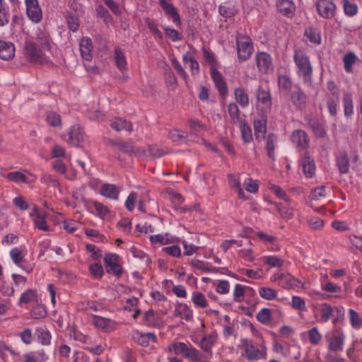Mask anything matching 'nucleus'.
<instances>
[{"mask_svg":"<svg viewBox=\"0 0 362 362\" xmlns=\"http://www.w3.org/2000/svg\"><path fill=\"white\" fill-rule=\"evenodd\" d=\"M278 86L280 90L290 91L292 88L291 78L287 74H279Z\"/></svg>","mask_w":362,"mask_h":362,"instance_id":"c9c22d12","label":"nucleus"},{"mask_svg":"<svg viewBox=\"0 0 362 362\" xmlns=\"http://www.w3.org/2000/svg\"><path fill=\"white\" fill-rule=\"evenodd\" d=\"M46 121L49 126L53 127H57L62 125L61 116L55 112H48L46 116Z\"/></svg>","mask_w":362,"mask_h":362,"instance_id":"58836bf2","label":"nucleus"},{"mask_svg":"<svg viewBox=\"0 0 362 362\" xmlns=\"http://www.w3.org/2000/svg\"><path fill=\"white\" fill-rule=\"evenodd\" d=\"M84 42H85V44L81 45V56L84 59L89 61L91 59V57H92V56L90 54L91 48H92V42H91V40L89 38L86 39Z\"/></svg>","mask_w":362,"mask_h":362,"instance_id":"c03bdc74","label":"nucleus"},{"mask_svg":"<svg viewBox=\"0 0 362 362\" xmlns=\"http://www.w3.org/2000/svg\"><path fill=\"white\" fill-rule=\"evenodd\" d=\"M259 295L262 298L267 300L275 299L277 296L276 291L269 287H262L259 289Z\"/></svg>","mask_w":362,"mask_h":362,"instance_id":"bf43d9fd","label":"nucleus"},{"mask_svg":"<svg viewBox=\"0 0 362 362\" xmlns=\"http://www.w3.org/2000/svg\"><path fill=\"white\" fill-rule=\"evenodd\" d=\"M308 337L310 342L314 345L317 344L322 339V336L317 327H313L309 330Z\"/></svg>","mask_w":362,"mask_h":362,"instance_id":"338daca9","label":"nucleus"},{"mask_svg":"<svg viewBox=\"0 0 362 362\" xmlns=\"http://www.w3.org/2000/svg\"><path fill=\"white\" fill-rule=\"evenodd\" d=\"M211 76L213 81L215 83L216 88L218 90L219 94L225 98L228 94V86L221 74V73L216 68L211 67L210 69Z\"/></svg>","mask_w":362,"mask_h":362,"instance_id":"f8f14e48","label":"nucleus"},{"mask_svg":"<svg viewBox=\"0 0 362 362\" xmlns=\"http://www.w3.org/2000/svg\"><path fill=\"white\" fill-rule=\"evenodd\" d=\"M357 60L356 55L350 52L343 57V62L344 64V69L347 73H351L352 71V66L356 63Z\"/></svg>","mask_w":362,"mask_h":362,"instance_id":"4c0bfd02","label":"nucleus"},{"mask_svg":"<svg viewBox=\"0 0 362 362\" xmlns=\"http://www.w3.org/2000/svg\"><path fill=\"white\" fill-rule=\"evenodd\" d=\"M275 315L281 317L283 314L280 311L264 308L257 313L256 318L260 323L263 325H269L272 323Z\"/></svg>","mask_w":362,"mask_h":362,"instance_id":"2eb2a0df","label":"nucleus"},{"mask_svg":"<svg viewBox=\"0 0 362 362\" xmlns=\"http://www.w3.org/2000/svg\"><path fill=\"white\" fill-rule=\"evenodd\" d=\"M168 349L170 351H173L176 355H181L190 361H192L193 359H197L196 356L199 352V350L191 344H187L180 341L171 344Z\"/></svg>","mask_w":362,"mask_h":362,"instance_id":"7ed1b4c3","label":"nucleus"},{"mask_svg":"<svg viewBox=\"0 0 362 362\" xmlns=\"http://www.w3.org/2000/svg\"><path fill=\"white\" fill-rule=\"evenodd\" d=\"M47 315L46 308L40 304L33 306L31 310V316L33 319H41L45 317Z\"/></svg>","mask_w":362,"mask_h":362,"instance_id":"09e8293b","label":"nucleus"},{"mask_svg":"<svg viewBox=\"0 0 362 362\" xmlns=\"http://www.w3.org/2000/svg\"><path fill=\"white\" fill-rule=\"evenodd\" d=\"M296 88L291 94V100L296 107L302 109L305 107L307 96L300 86Z\"/></svg>","mask_w":362,"mask_h":362,"instance_id":"aec40b11","label":"nucleus"},{"mask_svg":"<svg viewBox=\"0 0 362 362\" xmlns=\"http://www.w3.org/2000/svg\"><path fill=\"white\" fill-rule=\"evenodd\" d=\"M273 281H278L284 288H291L299 287L300 281L289 273H277L272 276Z\"/></svg>","mask_w":362,"mask_h":362,"instance_id":"6e6552de","label":"nucleus"},{"mask_svg":"<svg viewBox=\"0 0 362 362\" xmlns=\"http://www.w3.org/2000/svg\"><path fill=\"white\" fill-rule=\"evenodd\" d=\"M277 142V136L274 133H270L267 137L266 149L268 157L272 160H275L274 150Z\"/></svg>","mask_w":362,"mask_h":362,"instance_id":"c756f323","label":"nucleus"},{"mask_svg":"<svg viewBox=\"0 0 362 362\" xmlns=\"http://www.w3.org/2000/svg\"><path fill=\"white\" fill-rule=\"evenodd\" d=\"M36 334L38 341L41 344L44 345H47L49 344L51 339V334L49 331L45 330L42 328H37L36 329Z\"/></svg>","mask_w":362,"mask_h":362,"instance_id":"8fccbe9b","label":"nucleus"},{"mask_svg":"<svg viewBox=\"0 0 362 362\" xmlns=\"http://www.w3.org/2000/svg\"><path fill=\"white\" fill-rule=\"evenodd\" d=\"M114 59L116 66L122 71L127 69V60L124 52L119 47H116L114 50Z\"/></svg>","mask_w":362,"mask_h":362,"instance_id":"b1692460","label":"nucleus"},{"mask_svg":"<svg viewBox=\"0 0 362 362\" xmlns=\"http://www.w3.org/2000/svg\"><path fill=\"white\" fill-rule=\"evenodd\" d=\"M25 172L28 173L29 175L32 177H34L33 180H30L29 178L23 173L21 171H13L8 173L6 177L11 182H16V183H25V184H30L34 182L35 180L36 179V177L34 176L32 173L30 172L25 170Z\"/></svg>","mask_w":362,"mask_h":362,"instance_id":"6ab92c4d","label":"nucleus"},{"mask_svg":"<svg viewBox=\"0 0 362 362\" xmlns=\"http://www.w3.org/2000/svg\"><path fill=\"white\" fill-rule=\"evenodd\" d=\"M92 204L97 211L98 216H100V218H105L107 215L110 214V211L108 207L105 206L102 203L98 201H93Z\"/></svg>","mask_w":362,"mask_h":362,"instance_id":"864d4df0","label":"nucleus"},{"mask_svg":"<svg viewBox=\"0 0 362 362\" xmlns=\"http://www.w3.org/2000/svg\"><path fill=\"white\" fill-rule=\"evenodd\" d=\"M214 341L212 339V337L210 335H205L200 341V347L205 351H211Z\"/></svg>","mask_w":362,"mask_h":362,"instance_id":"69168bd1","label":"nucleus"},{"mask_svg":"<svg viewBox=\"0 0 362 362\" xmlns=\"http://www.w3.org/2000/svg\"><path fill=\"white\" fill-rule=\"evenodd\" d=\"M276 6L277 11L285 16L291 18L295 14L296 6L291 0H278Z\"/></svg>","mask_w":362,"mask_h":362,"instance_id":"a211bd4d","label":"nucleus"},{"mask_svg":"<svg viewBox=\"0 0 362 362\" xmlns=\"http://www.w3.org/2000/svg\"><path fill=\"white\" fill-rule=\"evenodd\" d=\"M28 17L34 23H39L42 18V13L39 4L26 7Z\"/></svg>","mask_w":362,"mask_h":362,"instance_id":"72a5a7b5","label":"nucleus"},{"mask_svg":"<svg viewBox=\"0 0 362 362\" xmlns=\"http://www.w3.org/2000/svg\"><path fill=\"white\" fill-rule=\"evenodd\" d=\"M120 257L115 253H106L104 257V264L106 272L120 277L123 274V268L119 264Z\"/></svg>","mask_w":362,"mask_h":362,"instance_id":"20e7f679","label":"nucleus"},{"mask_svg":"<svg viewBox=\"0 0 362 362\" xmlns=\"http://www.w3.org/2000/svg\"><path fill=\"white\" fill-rule=\"evenodd\" d=\"M242 343L245 348V351L248 360L254 361L264 358L266 356L267 353L265 348H264V350L261 351L256 348L247 339L242 340Z\"/></svg>","mask_w":362,"mask_h":362,"instance_id":"9b49d317","label":"nucleus"},{"mask_svg":"<svg viewBox=\"0 0 362 362\" xmlns=\"http://www.w3.org/2000/svg\"><path fill=\"white\" fill-rule=\"evenodd\" d=\"M97 14L103 19L106 24L112 22V18L109 11L103 6H98L96 8Z\"/></svg>","mask_w":362,"mask_h":362,"instance_id":"680f3d73","label":"nucleus"},{"mask_svg":"<svg viewBox=\"0 0 362 362\" xmlns=\"http://www.w3.org/2000/svg\"><path fill=\"white\" fill-rule=\"evenodd\" d=\"M93 324L97 327H100L107 332H110L113 329V321L109 318L94 315Z\"/></svg>","mask_w":362,"mask_h":362,"instance_id":"393cba45","label":"nucleus"},{"mask_svg":"<svg viewBox=\"0 0 362 362\" xmlns=\"http://www.w3.org/2000/svg\"><path fill=\"white\" fill-rule=\"evenodd\" d=\"M294 62L298 67V74L303 77L305 83L312 82L313 68L309 57L303 52L295 50L293 56Z\"/></svg>","mask_w":362,"mask_h":362,"instance_id":"f257e3e1","label":"nucleus"},{"mask_svg":"<svg viewBox=\"0 0 362 362\" xmlns=\"http://www.w3.org/2000/svg\"><path fill=\"white\" fill-rule=\"evenodd\" d=\"M66 19L69 28L73 32H76L79 28L78 18L75 15L68 13L66 16Z\"/></svg>","mask_w":362,"mask_h":362,"instance_id":"5fc2aeb1","label":"nucleus"},{"mask_svg":"<svg viewBox=\"0 0 362 362\" xmlns=\"http://www.w3.org/2000/svg\"><path fill=\"white\" fill-rule=\"evenodd\" d=\"M342 102L344 115L346 117H351L354 113V103L351 93L349 92L345 93L343 95Z\"/></svg>","mask_w":362,"mask_h":362,"instance_id":"2f4dec72","label":"nucleus"},{"mask_svg":"<svg viewBox=\"0 0 362 362\" xmlns=\"http://www.w3.org/2000/svg\"><path fill=\"white\" fill-rule=\"evenodd\" d=\"M234 95L236 102L242 107H245L249 105V97L244 88H235Z\"/></svg>","mask_w":362,"mask_h":362,"instance_id":"a878e982","label":"nucleus"},{"mask_svg":"<svg viewBox=\"0 0 362 362\" xmlns=\"http://www.w3.org/2000/svg\"><path fill=\"white\" fill-rule=\"evenodd\" d=\"M264 263L272 267H281L284 263V260L274 255H269L263 257Z\"/></svg>","mask_w":362,"mask_h":362,"instance_id":"37998d69","label":"nucleus"},{"mask_svg":"<svg viewBox=\"0 0 362 362\" xmlns=\"http://www.w3.org/2000/svg\"><path fill=\"white\" fill-rule=\"evenodd\" d=\"M235 44L238 61L243 62L250 59L254 50L251 38L248 35L238 34Z\"/></svg>","mask_w":362,"mask_h":362,"instance_id":"f03ea898","label":"nucleus"},{"mask_svg":"<svg viewBox=\"0 0 362 362\" xmlns=\"http://www.w3.org/2000/svg\"><path fill=\"white\" fill-rule=\"evenodd\" d=\"M328 341V349L332 351H339L343 349L344 343V334L339 332L325 335Z\"/></svg>","mask_w":362,"mask_h":362,"instance_id":"1a4fd4ad","label":"nucleus"},{"mask_svg":"<svg viewBox=\"0 0 362 362\" xmlns=\"http://www.w3.org/2000/svg\"><path fill=\"white\" fill-rule=\"evenodd\" d=\"M300 163L302 166L304 175L307 177H313L315 173V163L308 152H304L302 155Z\"/></svg>","mask_w":362,"mask_h":362,"instance_id":"4468645a","label":"nucleus"},{"mask_svg":"<svg viewBox=\"0 0 362 362\" xmlns=\"http://www.w3.org/2000/svg\"><path fill=\"white\" fill-rule=\"evenodd\" d=\"M241 136L245 143H250L252 141L251 127L247 122H243L240 125Z\"/></svg>","mask_w":362,"mask_h":362,"instance_id":"ea45409f","label":"nucleus"},{"mask_svg":"<svg viewBox=\"0 0 362 362\" xmlns=\"http://www.w3.org/2000/svg\"><path fill=\"white\" fill-rule=\"evenodd\" d=\"M327 88L329 92L327 98H339V89L334 81H327Z\"/></svg>","mask_w":362,"mask_h":362,"instance_id":"0e129e2a","label":"nucleus"},{"mask_svg":"<svg viewBox=\"0 0 362 362\" xmlns=\"http://www.w3.org/2000/svg\"><path fill=\"white\" fill-rule=\"evenodd\" d=\"M10 256L13 262L21 268L26 270L28 272H30L32 269H26L23 264L22 262L24 260V256L23 255L22 250L18 247L13 248L10 252Z\"/></svg>","mask_w":362,"mask_h":362,"instance_id":"473e14b6","label":"nucleus"},{"mask_svg":"<svg viewBox=\"0 0 362 362\" xmlns=\"http://www.w3.org/2000/svg\"><path fill=\"white\" fill-rule=\"evenodd\" d=\"M15 54V47L13 43L0 39V59L8 60Z\"/></svg>","mask_w":362,"mask_h":362,"instance_id":"412c9836","label":"nucleus"},{"mask_svg":"<svg viewBox=\"0 0 362 362\" xmlns=\"http://www.w3.org/2000/svg\"><path fill=\"white\" fill-rule=\"evenodd\" d=\"M159 4L166 16L170 18L177 26H180L181 20L177 9L169 0H159Z\"/></svg>","mask_w":362,"mask_h":362,"instance_id":"9d476101","label":"nucleus"},{"mask_svg":"<svg viewBox=\"0 0 362 362\" xmlns=\"http://www.w3.org/2000/svg\"><path fill=\"white\" fill-rule=\"evenodd\" d=\"M150 340H151L153 342H156L157 341V337L153 333H139V335L136 339V342L139 345L146 347L149 345Z\"/></svg>","mask_w":362,"mask_h":362,"instance_id":"e433bc0d","label":"nucleus"},{"mask_svg":"<svg viewBox=\"0 0 362 362\" xmlns=\"http://www.w3.org/2000/svg\"><path fill=\"white\" fill-rule=\"evenodd\" d=\"M146 23L150 31L156 37H158L160 40H162L163 36L162 33L158 28V24L153 20L147 18L146 19Z\"/></svg>","mask_w":362,"mask_h":362,"instance_id":"13d9d810","label":"nucleus"},{"mask_svg":"<svg viewBox=\"0 0 362 362\" xmlns=\"http://www.w3.org/2000/svg\"><path fill=\"white\" fill-rule=\"evenodd\" d=\"M337 166L341 174H346L349 170V159L345 151L340 152L337 160Z\"/></svg>","mask_w":362,"mask_h":362,"instance_id":"cd10ccee","label":"nucleus"},{"mask_svg":"<svg viewBox=\"0 0 362 362\" xmlns=\"http://www.w3.org/2000/svg\"><path fill=\"white\" fill-rule=\"evenodd\" d=\"M85 133L83 129L78 125L72 126L69 133L68 142L80 147L83 145Z\"/></svg>","mask_w":362,"mask_h":362,"instance_id":"ddd939ff","label":"nucleus"},{"mask_svg":"<svg viewBox=\"0 0 362 362\" xmlns=\"http://www.w3.org/2000/svg\"><path fill=\"white\" fill-rule=\"evenodd\" d=\"M267 129V121L265 119L254 121L255 136L257 140L259 141L264 139Z\"/></svg>","mask_w":362,"mask_h":362,"instance_id":"c85d7f7f","label":"nucleus"},{"mask_svg":"<svg viewBox=\"0 0 362 362\" xmlns=\"http://www.w3.org/2000/svg\"><path fill=\"white\" fill-rule=\"evenodd\" d=\"M276 207L283 218L291 219L293 217V209L289 206L288 202L277 203Z\"/></svg>","mask_w":362,"mask_h":362,"instance_id":"f704fd0d","label":"nucleus"},{"mask_svg":"<svg viewBox=\"0 0 362 362\" xmlns=\"http://www.w3.org/2000/svg\"><path fill=\"white\" fill-rule=\"evenodd\" d=\"M255 60L257 68L260 72L268 74L273 71L272 59L267 52H257L255 55Z\"/></svg>","mask_w":362,"mask_h":362,"instance_id":"0eeeda50","label":"nucleus"},{"mask_svg":"<svg viewBox=\"0 0 362 362\" xmlns=\"http://www.w3.org/2000/svg\"><path fill=\"white\" fill-rule=\"evenodd\" d=\"M308 127L313 130L316 138L323 139L327 135L324 124L316 117L306 119Z\"/></svg>","mask_w":362,"mask_h":362,"instance_id":"f3484780","label":"nucleus"},{"mask_svg":"<svg viewBox=\"0 0 362 362\" xmlns=\"http://www.w3.org/2000/svg\"><path fill=\"white\" fill-rule=\"evenodd\" d=\"M191 264L202 271H204L205 272H218V269L216 267H209L208 265L205 264L204 262L196 259L194 261H192Z\"/></svg>","mask_w":362,"mask_h":362,"instance_id":"4d7b16f0","label":"nucleus"},{"mask_svg":"<svg viewBox=\"0 0 362 362\" xmlns=\"http://www.w3.org/2000/svg\"><path fill=\"white\" fill-rule=\"evenodd\" d=\"M91 275L96 279H101L104 275V269L100 263L91 264L89 266Z\"/></svg>","mask_w":362,"mask_h":362,"instance_id":"3c124183","label":"nucleus"},{"mask_svg":"<svg viewBox=\"0 0 362 362\" xmlns=\"http://www.w3.org/2000/svg\"><path fill=\"white\" fill-rule=\"evenodd\" d=\"M37 42L45 50H50L52 48L51 39L49 35L45 31L40 30L37 33L36 36Z\"/></svg>","mask_w":362,"mask_h":362,"instance_id":"7c9ffc66","label":"nucleus"},{"mask_svg":"<svg viewBox=\"0 0 362 362\" xmlns=\"http://www.w3.org/2000/svg\"><path fill=\"white\" fill-rule=\"evenodd\" d=\"M350 323L354 328H359L362 326V318L360 317L358 313L353 309L349 310Z\"/></svg>","mask_w":362,"mask_h":362,"instance_id":"6e6d98bb","label":"nucleus"},{"mask_svg":"<svg viewBox=\"0 0 362 362\" xmlns=\"http://www.w3.org/2000/svg\"><path fill=\"white\" fill-rule=\"evenodd\" d=\"M321 320L323 322H327L331 317L333 313V310L332 306L325 303L322 305L321 307Z\"/></svg>","mask_w":362,"mask_h":362,"instance_id":"e2e57ef3","label":"nucleus"},{"mask_svg":"<svg viewBox=\"0 0 362 362\" xmlns=\"http://www.w3.org/2000/svg\"><path fill=\"white\" fill-rule=\"evenodd\" d=\"M343 8L345 14L349 16H354L358 11L356 4L349 0H343Z\"/></svg>","mask_w":362,"mask_h":362,"instance_id":"603ef678","label":"nucleus"},{"mask_svg":"<svg viewBox=\"0 0 362 362\" xmlns=\"http://www.w3.org/2000/svg\"><path fill=\"white\" fill-rule=\"evenodd\" d=\"M24 51L25 57L31 62L42 63L45 59L44 54L33 42H25Z\"/></svg>","mask_w":362,"mask_h":362,"instance_id":"39448f33","label":"nucleus"},{"mask_svg":"<svg viewBox=\"0 0 362 362\" xmlns=\"http://www.w3.org/2000/svg\"><path fill=\"white\" fill-rule=\"evenodd\" d=\"M192 300L196 306L200 308H206L208 305L204 294L199 291H195L192 293Z\"/></svg>","mask_w":362,"mask_h":362,"instance_id":"49530a36","label":"nucleus"},{"mask_svg":"<svg viewBox=\"0 0 362 362\" xmlns=\"http://www.w3.org/2000/svg\"><path fill=\"white\" fill-rule=\"evenodd\" d=\"M305 35L307 36L311 42L320 44L321 42V37L320 33L317 29L309 27L305 30Z\"/></svg>","mask_w":362,"mask_h":362,"instance_id":"79ce46f5","label":"nucleus"},{"mask_svg":"<svg viewBox=\"0 0 362 362\" xmlns=\"http://www.w3.org/2000/svg\"><path fill=\"white\" fill-rule=\"evenodd\" d=\"M34 222H35V226L38 229L44 230V231H49V228L47 225L45 217L44 216H42L40 214H38L37 215V217L34 220Z\"/></svg>","mask_w":362,"mask_h":362,"instance_id":"774afa93","label":"nucleus"},{"mask_svg":"<svg viewBox=\"0 0 362 362\" xmlns=\"http://www.w3.org/2000/svg\"><path fill=\"white\" fill-rule=\"evenodd\" d=\"M256 96L258 102L264 105L266 109H271L272 102L269 89H264L262 87L259 86L256 93Z\"/></svg>","mask_w":362,"mask_h":362,"instance_id":"4be33fe9","label":"nucleus"},{"mask_svg":"<svg viewBox=\"0 0 362 362\" xmlns=\"http://www.w3.org/2000/svg\"><path fill=\"white\" fill-rule=\"evenodd\" d=\"M144 320L148 326L158 327L159 325L158 318L156 317L155 312L151 309L144 313Z\"/></svg>","mask_w":362,"mask_h":362,"instance_id":"a18cd8bd","label":"nucleus"},{"mask_svg":"<svg viewBox=\"0 0 362 362\" xmlns=\"http://www.w3.org/2000/svg\"><path fill=\"white\" fill-rule=\"evenodd\" d=\"M228 114L231 118V122L234 124H237L240 121V110L238 105L235 103H230L228 105Z\"/></svg>","mask_w":362,"mask_h":362,"instance_id":"a19ab883","label":"nucleus"},{"mask_svg":"<svg viewBox=\"0 0 362 362\" xmlns=\"http://www.w3.org/2000/svg\"><path fill=\"white\" fill-rule=\"evenodd\" d=\"M291 140L297 147L305 149L309 146V137L307 133L302 129L294 130L291 136Z\"/></svg>","mask_w":362,"mask_h":362,"instance_id":"dca6fc26","label":"nucleus"},{"mask_svg":"<svg viewBox=\"0 0 362 362\" xmlns=\"http://www.w3.org/2000/svg\"><path fill=\"white\" fill-rule=\"evenodd\" d=\"M339 98H327V105L329 112L332 116H336L337 113V105Z\"/></svg>","mask_w":362,"mask_h":362,"instance_id":"052dcab7","label":"nucleus"},{"mask_svg":"<svg viewBox=\"0 0 362 362\" xmlns=\"http://www.w3.org/2000/svg\"><path fill=\"white\" fill-rule=\"evenodd\" d=\"M110 127L117 132H120L122 129L127 130L130 132L132 131V124L121 117H117L115 120L111 122Z\"/></svg>","mask_w":362,"mask_h":362,"instance_id":"bb28decb","label":"nucleus"},{"mask_svg":"<svg viewBox=\"0 0 362 362\" xmlns=\"http://www.w3.org/2000/svg\"><path fill=\"white\" fill-rule=\"evenodd\" d=\"M316 8L318 14L326 19H331L336 14V5L331 0L317 1Z\"/></svg>","mask_w":362,"mask_h":362,"instance_id":"423d86ee","label":"nucleus"},{"mask_svg":"<svg viewBox=\"0 0 362 362\" xmlns=\"http://www.w3.org/2000/svg\"><path fill=\"white\" fill-rule=\"evenodd\" d=\"M218 12L224 18L233 17L237 13L233 6H227L226 4H221L219 6Z\"/></svg>","mask_w":362,"mask_h":362,"instance_id":"de8ad7c7","label":"nucleus"},{"mask_svg":"<svg viewBox=\"0 0 362 362\" xmlns=\"http://www.w3.org/2000/svg\"><path fill=\"white\" fill-rule=\"evenodd\" d=\"M100 194L107 198L117 200L119 191L115 185L105 183L100 187Z\"/></svg>","mask_w":362,"mask_h":362,"instance_id":"5701e85b","label":"nucleus"}]
</instances>
